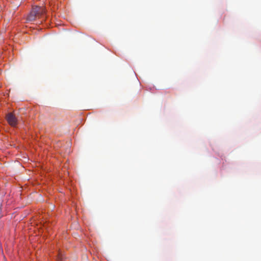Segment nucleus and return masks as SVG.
<instances>
[{
    "instance_id": "f03ea898",
    "label": "nucleus",
    "mask_w": 261,
    "mask_h": 261,
    "mask_svg": "<svg viewBox=\"0 0 261 261\" xmlns=\"http://www.w3.org/2000/svg\"><path fill=\"white\" fill-rule=\"evenodd\" d=\"M8 123L12 126H16L17 124V119L12 113H9L6 116Z\"/></svg>"
},
{
    "instance_id": "f257e3e1",
    "label": "nucleus",
    "mask_w": 261,
    "mask_h": 261,
    "mask_svg": "<svg viewBox=\"0 0 261 261\" xmlns=\"http://www.w3.org/2000/svg\"><path fill=\"white\" fill-rule=\"evenodd\" d=\"M45 12V9L43 7L37 6L33 7L28 16L27 20L29 21H34L37 17H41Z\"/></svg>"
},
{
    "instance_id": "7ed1b4c3",
    "label": "nucleus",
    "mask_w": 261,
    "mask_h": 261,
    "mask_svg": "<svg viewBox=\"0 0 261 261\" xmlns=\"http://www.w3.org/2000/svg\"><path fill=\"white\" fill-rule=\"evenodd\" d=\"M57 259L58 261H63V255L61 253H59Z\"/></svg>"
}]
</instances>
